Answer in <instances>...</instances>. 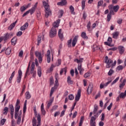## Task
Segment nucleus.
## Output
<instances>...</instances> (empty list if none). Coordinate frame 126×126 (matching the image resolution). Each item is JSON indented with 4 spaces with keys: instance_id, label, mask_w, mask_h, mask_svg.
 <instances>
[{
    "instance_id": "obj_1",
    "label": "nucleus",
    "mask_w": 126,
    "mask_h": 126,
    "mask_svg": "<svg viewBox=\"0 0 126 126\" xmlns=\"http://www.w3.org/2000/svg\"><path fill=\"white\" fill-rule=\"evenodd\" d=\"M61 22V20L58 19L56 22H55L53 24V27H52L49 32V37L50 38H54L57 35V29L60 25Z\"/></svg>"
},
{
    "instance_id": "obj_2",
    "label": "nucleus",
    "mask_w": 126,
    "mask_h": 126,
    "mask_svg": "<svg viewBox=\"0 0 126 126\" xmlns=\"http://www.w3.org/2000/svg\"><path fill=\"white\" fill-rule=\"evenodd\" d=\"M42 3L45 8V17L48 18L50 15H52V11L50 10V5L45 0L42 1Z\"/></svg>"
},
{
    "instance_id": "obj_3",
    "label": "nucleus",
    "mask_w": 126,
    "mask_h": 126,
    "mask_svg": "<svg viewBox=\"0 0 126 126\" xmlns=\"http://www.w3.org/2000/svg\"><path fill=\"white\" fill-rule=\"evenodd\" d=\"M30 74L32 75V77L33 78L36 77V75L37 74V72L35 70V63L32 62V65L31 66V70L30 73L29 72L28 75H30Z\"/></svg>"
},
{
    "instance_id": "obj_4",
    "label": "nucleus",
    "mask_w": 126,
    "mask_h": 126,
    "mask_svg": "<svg viewBox=\"0 0 126 126\" xmlns=\"http://www.w3.org/2000/svg\"><path fill=\"white\" fill-rule=\"evenodd\" d=\"M13 36V33L12 32H7L4 34L3 37H2V40H4V41L5 42V41H7L8 39H10L11 37Z\"/></svg>"
},
{
    "instance_id": "obj_5",
    "label": "nucleus",
    "mask_w": 126,
    "mask_h": 126,
    "mask_svg": "<svg viewBox=\"0 0 126 126\" xmlns=\"http://www.w3.org/2000/svg\"><path fill=\"white\" fill-rule=\"evenodd\" d=\"M104 61L105 63H107L106 67L107 68H110V67H111V63H113V60L109 59L108 56H105Z\"/></svg>"
},
{
    "instance_id": "obj_6",
    "label": "nucleus",
    "mask_w": 126,
    "mask_h": 126,
    "mask_svg": "<svg viewBox=\"0 0 126 126\" xmlns=\"http://www.w3.org/2000/svg\"><path fill=\"white\" fill-rule=\"evenodd\" d=\"M94 109L93 113L94 115V117H95V118H98V117L100 116L99 113L97 112L98 111V105L97 104H94Z\"/></svg>"
},
{
    "instance_id": "obj_7",
    "label": "nucleus",
    "mask_w": 126,
    "mask_h": 126,
    "mask_svg": "<svg viewBox=\"0 0 126 126\" xmlns=\"http://www.w3.org/2000/svg\"><path fill=\"white\" fill-rule=\"evenodd\" d=\"M35 56L36 58H38L39 63H41L42 62H43V58L42 57V54L41 52H39L38 51H35Z\"/></svg>"
},
{
    "instance_id": "obj_8",
    "label": "nucleus",
    "mask_w": 126,
    "mask_h": 126,
    "mask_svg": "<svg viewBox=\"0 0 126 126\" xmlns=\"http://www.w3.org/2000/svg\"><path fill=\"white\" fill-rule=\"evenodd\" d=\"M21 78H22V71L21 69H19L18 72V76L17 77V83L21 82Z\"/></svg>"
},
{
    "instance_id": "obj_9",
    "label": "nucleus",
    "mask_w": 126,
    "mask_h": 126,
    "mask_svg": "<svg viewBox=\"0 0 126 126\" xmlns=\"http://www.w3.org/2000/svg\"><path fill=\"white\" fill-rule=\"evenodd\" d=\"M87 91V94H88V95L92 93V91H93V84H92V83H90Z\"/></svg>"
},
{
    "instance_id": "obj_10",
    "label": "nucleus",
    "mask_w": 126,
    "mask_h": 126,
    "mask_svg": "<svg viewBox=\"0 0 126 126\" xmlns=\"http://www.w3.org/2000/svg\"><path fill=\"white\" fill-rule=\"evenodd\" d=\"M80 97H81V89H79L77 94H76L75 100L76 101H79V99H80Z\"/></svg>"
},
{
    "instance_id": "obj_11",
    "label": "nucleus",
    "mask_w": 126,
    "mask_h": 126,
    "mask_svg": "<svg viewBox=\"0 0 126 126\" xmlns=\"http://www.w3.org/2000/svg\"><path fill=\"white\" fill-rule=\"evenodd\" d=\"M79 37V36L78 35H75L72 41V47H75V45H76V43H77V41L78 40Z\"/></svg>"
},
{
    "instance_id": "obj_12",
    "label": "nucleus",
    "mask_w": 126,
    "mask_h": 126,
    "mask_svg": "<svg viewBox=\"0 0 126 126\" xmlns=\"http://www.w3.org/2000/svg\"><path fill=\"white\" fill-rule=\"evenodd\" d=\"M96 118L94 116H93L91 118L90 120V126H96Z\"/></svg>"
},
{
    "instance_id": "obj_13",
    "label": "nucleus",
    "mask_w": 126,
    "mask_h": 126,
    "mask_svg": "<svg viewBox=\"0 0 126 126\" xmlns=\"http://www.w3.org/2000/svg\"><path fill=\"white\" fill-rule=\"evenodd\" d=\"M109 6L112 7V9L114 11V12H118V11H119V9H120V6L119 5L114 6L111 4Z\"/></svg>"
},
{
    "instance_id": "obj_14",
    "label": "nucleus",
    "mask_w": 126,
    "mask_h": 126,
    "mask_svg": "<svg viewBox=\"0 0 126 126\" xmlns=\"http://www.w3.org/2000/svg\"><path fill=\"white\" fill-rule=\"evenodd\" d=\"M47 62L48 63H51V52L49 50L47 52Z\"/></svg>"
},
{
    "instance_id": "obj_15",
    "label": "nucleus",
    "mask_w": 126,
    "mask_h": 126,
    "mask_svg": "<svg viewBox=\"0 0 126 126\" xmlns=\"http://www.w3.org/2000/svg\"><path fill=\"white\" fill-rule=\"evenodd\" d=\"M87 28L88 31H89L90 33H91L92 32L93 29L91 28V22L90 21H89L87 25Z\"/></svg>"
},
{
    "instance_id": "obj_16",
    "label": "nucleus",
    "mask_w": 126,
    "mask_h": 126,
    "mask_svg": "<svg viewBox=\"0 0 126 126\" xmlns=\"http://www.w3.org/2000/svg\"><path fill=\"white\" fill-rule=\"evenodd\" d=\"M17 23V20H16L15 22L12 23L8 27V30H10V31H11L15 27V25Z\"/></svg>"
},
{
    "instance_id": "obj_17",
    "label": "nucleus",
    "mask_w": 126,
    "mask_h": 126,
    "mask_svg": "<svg viewBox=\"0 0 126 126\" xmlns=\"http://www.w3.org/2000/svg\"><path fill=\"white\" fill-rule=\"evenodd\" d=\"M31 62L32 61H30V62L29 63V64H28V67L27 68V70L25 74L24 78H26V77H27V75H28V73L29 72V69H30V65H31Z\"/></svg>"
},
{
    "instance_id": "obj_18",
    "label": "nucleus",
    "mask_w": 126,
    "mask_h": 126,
    "mask_svg": "<svg viewBox=\"0 0 126 126\" xmlns=\"http://www.w3.org/2000/svg\"><path fill=\"white\" fill-rule=\"evenodd\" d=\"M118 50L119 51L120 55H123V54L125 53V48L123 46H119L118 47Z\"/></svg>"
},
{
    "instance_id": "obj_19",
    "label": "nucleus",
    "mask_w": 126,
    "mask_h": 126,
    "mask_svg": "<svg viewBox=\"0 0 126 126\" xmlns=\"http://www.w3.org/2000/svg\"><path fill=\"white\" fill-rule=\"evenodd\" d=\"M11 43L12 45L13 46H15L16 45V43H17V37L16 36H14L12 38L11 40Z\"/></svg>"
},
{
    "instance_id": "obj_20",
    "label": "nucleus",
    "mask_w": 126,
    "mask_h": 126,
    "mask_svg": "<svg viewBox=\"0 0 126 126\" xmlns=\"http://www.w3.org/2000/svg\"><path fill=\"white\" fill-rule=\"evenodd\" d=\"M66 0H61L60 2H58L57 3V5H61V6H63V5H66Z\"/></svg>"
},
{
    "instance_id": "obj_21",
    "label": "nucleus",
    "mask_w": 126,
    "mask_h": 126,
    "mask_svg": "<svg viewBox=\"0 0 126 126\" xmlns=\"http://www.w3.org/2000/svg\"><path fill=\"white\" fill-rule=\"evenodd\" d=\"M58 36L61 41L63 40V33H62V29H59L58 32Z\"/></svg>"
},
{
    "instance_id": "obj_22",
    "label": "nucleus",
    "mask_w": 126,
    "mask_h": 126,
    "mask_svg": "<svg viewBox=\"0 0 126 126\" xmlns=\"http://www.w3.org/2000/svg\"><path fill=\"white\" fill-rule=\"evenodd\" d=\"M82 63H80L78 64V70L79 71L80 74H82V71H84V69L82 68Z\"/></svg>"
},
{
    "instance_id": "obj_23",
    "label": "nucleus",
    "mask_w": 126,
    "mask_h": 126,
    "mask_svg": "<svg viewBox=\"0 0 126 126\" xmlns=\"http://www.w3.org/2000/svg\"><path fill=\"white\" fill-rule=\"evenodd\" d=\"M14 75H15V71H13L10 78H9V81H8L9 83H12V80L13 77H14Z\"/></svg>"
},
{
    "instance_id": "obj_24",
    "label": "nucleus",
    "mask_w": 126,
    "mask_h": 126,
    "mask_svg": "<svg viewBox=\"0 0 126 126\" xmlns=\"http://www.w3.org/2000/svg\"><path fill=\"white\" fill-rule=\"evenodd\" d=\"M41 112L43 116L46 115V110H45V108H44V103H42L41 105Z\"/></svg>"
},
{
    "instance_id": "obj_25",
    "label": "nucleus",
    "mask_w": 126,
    "mask_h": 126,
    "mask_svg": "<svg viewBox=\"0 0 126 126\" xmlns=\"http://www.w3.org/2000/svg\"><path fill=\"white\" fill-rule=\"evenodd\" d=\"M37 75L39 77L42 76V68L40 66H38L37 68Z\"/></svg>"
},
{
    "instance_id": "obj_26",
    "label": "nucleus",
    "mask_w": 126,
    "mask_h": 126,
    "mask_svg": "<svg viewBox=\"0 0 126 126\" xmlns=\"http://www.w3.org/2000/svg\"><path fill=\"white\" fill-rule=\"evenodd\" d=\"M67 83L70 85L73 84V81L71 80V78L69 76L67 78Z\"/></svg>"
},
{
    "instance_id": "obj_27",
    "label": "nucleus",
    "mask_w": 126,
    "mask_h": 126,
    "mask_svg": "<svg viewBox=\"0 0 126 126\" xmlns=\"http://www.w3.org/2000/svg\"><path fill=\"white\" fill-rule=\"evenodd\" d=\"M11 53V49L9 47L7 48L5 51V54L7 56H9Z\"/></svg>"
},
{
    "instance_id": "obj_28",
    "label": "nucleus",
    "mask_w": 126,
    "mask_h": 126,
    "mask_svg": "<svg viewBox=\"0 0 126 126\" xmlns=\"http://www.w3.org/2000/svg\"><path fill=\"white\" fill-rule=\"evenodd\" d=\"M81 37L83 39H86V40H88V36L86 35V32H82L81 33Z\"/></svg>"
},
{
    "instance_id": "obj_29",
    "label": "nucleus",
    "mask_w": 126,
    "mask_h": 126,
    "mask_svg": "<svg viewBox=\"0 0 126 126\" xmlns=\"http://www.w3.org/2000/svg\"><path fill=\"white\" fill-rule=\"evenodd\" d=\"M27 100H25L24 104V107H23V113L25 114L26 113V110L27 109Z\"/></svg>"
},
{
    "instance_id": "obj_30",
    "label": "nucleus",
    "mask_w": 126,
    "mask_h": 126,
    "mask_svg": "<svg viewBox=\"0 0 126 126\" xmlns=\"http://www.w3.org/2000/svg\"><path fill=\"white\" fill-rule=\"evenodd\" d=\"M74 62H75V63H77L78 64L82 63H83V59H80L79 60L76 59L74 60Z\"/></svg>"
},
{
    "instance_id": "obj_31",
    "label": "nucleus",
    "mask_w": 126,
    "mask_h": 126,
    "mask_svg": "<svg viewBox=\"0 0 126 126\" xmlns=\"http://www.w3.org/2000/svg\"><path fill=\"white\" fill-rule=\"evenodd\" d=\"M69 9L71 13L74 15L75 14V12H74V7H73L72 5H71L69 7Z\"/></svg>"
},
{
    "instance_id": "obj_32",
    "label": "nucleus",
    "mask_w": 126,
    "mask_h": 126,
    "mask_svg": "<svg viewBox=\"0 0 126 126\" xmlns=\"http://www.w3.org/2000/svg\"><path fill=\"white\" fill-rule=\"evenodd\" d=\"M108 8L110 10V12H109V14L111 15L112 14V15H115V12H114V10L113 9H112V7H110V6H108Z\"/></svg>"
},
{
    "instance_id": "obj_33",
    "label": "nucleus",
    "mask_w": 126,
    "mask_h": 126,
    "mask_svg": "<svg viewBox=\"0 0 126 126\" xmlns=\"http://www.w3.org/2000/svg\"><path fill=\"white\" fill-rule=\"evenodd\" d=\"M20 109V105H16L15 107V113H18Z\"/></svg>"
},
{
    "instance_id": "obj_34",
    "label": "nucleus",
    "mask_w": 126,
    "mask_h": 126,
    "mask_svg": "<svg viewBox=\"0 0 126 126\" xmlns=\"http://www.w3.org/2000/svg\"><path fill=\"white\" fill-rule=\"evenodd\" d=\"M119 32H115L113 33V38H114V39H117V38H118V37L119 36Z\"/></svg>"
},
{
    "instance_id": "obj_35",
    "label": "nucleus",
    "mask_w": 126,
    "mask_h": 126,
    "mask_svg": "<svg viewBox=\"0 0 126 126\" xmlns=\"http://www.w3.org/2000/svg\"><path fill=\"white\" fill-rule=\"evenodd\" d=\"M104 2V1L103 0H100L97 2V8H99L100 6H102V4H103V3Z\"/></svg>"
},
{
    "instance_id": "obj_36",
    "label": "nucleus",
    "mask_w": 126,
    "mask_h": 126,
    "mask_svg": "<svg viewBox=\"0 0 126 126\" xmlns=\"http://www.w3.org/2000/svg\"><path fill=\"white\" fill-rule=\"evenodd\" d=\"M25 94H26V99H30V98H31V94H30V93H29V92H27Z\"/></svg>"
},
{
    "instance_id": "obj_37",
    "label": "nucleus",
    "mask_w": 126,
    "mask_h": 126,
    "mask_svg": "<svg viewBox=\"0 0 126 126\" xmlns=\"http://www.w3.org/2000/svg\"><path fill=\"white\" fill-rule=\"evenodd\" d=\"M126 80L124 79L123 82L120 84L119 87L120 88H124V86H125V85H126Z\"/></svg>"
},
{
    "instance_id": "obj_38",
    "label": "nucleus",
    "mask_w": 126,
    "mask_h": 126,
    "mask_svg": "<svg viewBox=\"0 0 126 126\" xmlns=\"http://www.w3.org/2000/svg\"><path fill=\"white\" fill-rule=\"evenodd\" d=\"M71 42H72V39H69L67 42V45L68 48H70L71 47Z\"/></svg>"
},
{
    "instance_id": "obj_39",
    "label": "nucleus",
    "mask_w": 126,
    "mask_h": 126,
    "mask_svg": "<svg viewBox=\"0 0 126 126\" xmlns=\"http://www.w3.org/2000/svg\"><path fill=\"white\" fill-rule=\"evenodd\" d=\"M86 0H82L81 4H82V9L83 10L85 8V2Z\"/></svg>"
},
{
    "instance_id": "obj_40",
    "label": "nucleus",
    "mask_w": 126,
    "mask_h": 126,
    "mask_svg": "<svg viewBox=\"0 0 126 126\" xmlns=\"http://www.w3.org/2000/svg\"><path fill=\"white\" fill-rule=\"evenodd\" d=\"M4 112L3 113V115H7L8 113V107H5L3 109Z\"/></svg>"
},
{
    "instance_id": "obj_41",
    "label": "nucleus",
    "mask_w": 126,
    "mask_h": 126,
    "mask_svg": "<svg viewBox=\"0 0 126 126\" xmlns=\"http://www.w3.org/2000/svg\"><path fill=\"white\" fill-rule=\"evenodd\" d=\"M120 98H121L122 99H125L126 98V95L124 93H121L119 95Z\"/></svg>"
},
{
    "instance_id": "obj_42",
    "label": "nucleus",
    "mask_w": 126,
    "mask_h": 126,
    "mask_svg": "<svg viewBox=\"0 0 126 126\" xmlns=\"http://www.w3.org/2000/svg\"><path fill=\"white\" fill-rule=\"evenodd\" d=\"M32 126H36V124H37V120H36V119L34 117L32 118Z\"/></svg>"
},
{
    "instance_id": "obj_43",
    "label": "nucleus",
    "mask_w": 126,
    "mask_h": 126,
    "mask_svg": "<svg viewBox=\"0 0 126 126\" xmlns=\"http://www.w3.org/2000/svg\"><path fill=\"white\" fill-rule=\"evenodd\" d=\"M20 123H21V115L18 116V119L17 120V125H20Z\"/></svg>"
},
{
    "instance_id": "obj_44",
    "label": "nucleus",
    "mask_w": 126,
    "mask_h": 126,
    "mask_svg": "<svg viewBox=\"0 0 126 126\" xmlns=\"http://www.w3.org/2000/svg\"><path fill=\"white\" fill-rule=\"evenodd\" d=\"M52 104H53V100H50L47 103V109H49L50 107L52 106Z\"/></svg>"
},
{
    "instance_id": "obj_45",
    "label": "nucleus",
    "mask_w": 126,
    "mask_h": 126,
    "mask_svg": "<svg viewBox=\"0 0 126 126\" xmlns=\"http://www.w3.org/2000/svg\"><path fill=\"white\" fill-rule=\"evenodd\" d=\"M115 73V71L113 70V69H110L109 71V72H108V75H109V76H111V75H112V74H113V73Z\"/></svg>"
},
{
    "instance_id": "obj_46",
    "label": "nucleus",
    "mask_w": 126,
    "mask_h": 126,
    "mask_svg": "<svg viewBox=\"0 0 126 126\" xmlns=\"http://www.w3.org/2000/svg\"><path fill=\"white\" fill-rule=\"evenodd\" d=\"M112 18V15L111 14H108L107 16V21L108 22H110V21L111 20Z\"/></svg>"
},
{
    "instance_id": "obj_47",
    "label": "nucleus",
    "mask_w": 126,
    "mask_h": 126,
    "mask_svg": "<svg viewBox=\"0 0 126 126\" xmlns=\"http://www.w3.org/2000/svg\"><path fill=\"white\" fill-rule=\"evenodd\" d=\"M55 91V87H52L50 91V96L52 97L53 96V94H54V92Z\"/></svg>"
},
{
    "instance_id": "obj_48",
    "label": "nucleus",
    "mask_w": 126,
    "mask_h": 126,
    "mask_svg": "<svg viewBox=\"0 0 126 126\" xmlns=\"http://www.w3.org/2000/svg\"><path fill=\"white\" fill-rule=\"evenodd\" d=\"M36 16L38 18V20H39V19H40V18H41V11H40L39 10H38L37 12V14H36Z\"/></svg>"
},
{
    "instance_id": "obj_49",
    "label": "nucleus",
    "mask_w": 126,
    "mask_h": 126,
    "mask_svg": "<svg viewBox=\"0 0 126 126\" xmlns=\"http://www.w3.org/2000/svg\"><path fill=\"white\" fill-rule=\"evenodd\" d=\"M120 79V77H118L116 79H115L111 83V85L115 84V83H117V82L119 81Z\"/></svg>"
},
{
    "instance_id": "obj_50",
    "label": "nucleus",
    "mask_w": 126,
    "mask_h": 126,
    "mask_svg": "<svg viewBox=\"0 0 126 126\" xmlns=\"http://www.w3.org/2000/svg\"><path fill=\"white\" fill-rule=\"evenodd\" d=\"M37 122L39 123V124H40V123H41V115L40 114H37Z\"/></svg>"
},
{
    "instance_id": "obj_51",
    "label": "nucleus",
    "mask_w": 126,
    "mask_h": 126,
    "mask_svg": "<svg viewBox=\"0 0 126 126\" xmlns=\"http://www.w3.org/2000/svg\"><path fill=\"white\" fill-rule=\"evenodd\" d=\"M41 36H38V38H37V46H39V45H40V43H41V40H42V39L41 38Z\"/></svg>"
},
{
    "instance_id": "obj_52",
    "label": "nucleus",
    "mask_w": 126,
    "mask_h": 126,
    "mask_svg": "<svg viewBox=\"0 0 126 126\" xmlns=\"http://www.w3.org/2000/svg\"><path fill=\"white\" fill-rule=\"evenodd\" d=\"M68 99H69V100H70L71 101L73 100V99H74V96H73V94H69Z\"/></svg>"
},
{
    "instance_id": "obj_53",
    "label": "nucleus",
    "mask_w": 126,
    "mask_h": 126,
    "mask_svg": "<svg viewBox=\"0 0 126 126\" xmlns=\"http://www.w3.org/2000/svg\"><path fill=\"white\" fill-rule=\"evenodd\" d=\"M35 10L34 9H32V8L31 9L29 10L28 11L29 12V13L31 14V15H32V14H33L35 12Z\"/></svg>"
},
{
    "instance_id": "obj_54",
    "label": "nucleus",
    "mask_w": 126,
    "mask_h": 126,
    "mask_svg": "<svg viewBox=\"0 0 126 126\" xmlns=\"http://www.w3.org/2000/svg\"><path fill=\"white\" fill-rule=\"evenodd\" d=\"M27 9V8H26V7L23 6L22 7H21L20 8V11H21V12H23L24 11H25V10H26V9Z\"/></svg>"
},
{
    "instance_id": "obj_55",
    "label": "nucleus",
    "mask_w": 126,
    "mask_h": 126,
    "mask_svg": "<svg viewBox=\"0 0 126 126\" xmlns=\"http://www.w3.org/2000/svg\"><path fill=\"white\" fill-rule=\"evenodd\" d=\"M5 122H6V119H2L0 121V125H1V126H3V125H4V123H5Z\"/></svg>"
},
{
    "instance_id": "obj_56",
    "label": "nucleus",
    "mask_w": 126,
    "mask_h": 126,
    "mask_svg": "<svg viewBox=\"0 0 126 126\" xmlns=\"http://www.w3.org/2000/svg\"><path fill=\"white\" fill-rule=\"evenodd\" d=\"M59 13H60V15L59 16V18H62V16H63V10H60Z\"/></svg>"
},
{
    "instance_id": "obj_57",
    "label": "nucleus",
    "mask_w": 126,
    "mask_h": 126,
    "mask_svg": "<svg viewBox=\"0 0 126 126\" xmlns=\"http://www.w3.org/2000/svg\"><path fill=\"white\" fill-rule=\"evenodd\" d=\"M9 108L10 109V111H14V107H13V104H9Z\"/></svg>"
},
{
    "instance_id": "obj_58",
    "label": "nucleus",
    "mask_w": 126,
    "mask_h": 126,
    "mask_svg": "<svg viewBox=\"0 0 126 126\" xmlns=\"http://www.w3.org/2000/svg\"><path fill=\"white\" fill-rule=\"evenodd\" d=\"M116 69H117L118 70H123L124 69V66L123 65H119Z\"/></svg>"
},
{
    "instance_id": "obj_59",
    "label": "nucleus",
    "mask_w": 126,
    "mask_h": 126,
    "mask_svg": "<svg viewBox=\"0 0 126 126\" xmlns=\"http://www.w3.org/2000/svg\"><path fill=\"white\" fill-rule=\"evenodd\" d=\"M35 51V49L34 48V47H32L31 50V55H34V51Z\"/></svg>"
},
{
    "instance_id": "obj_60",
    "label": "nucleus",
    "mask_w": 126,
    "mask_h": 126,
    "mask_svg": "<svg viewBox=\"0 0 126 126\" xmlns=\"http://www.w3.org/2000/svg\"><path fill=\"white\" fill-rule=\"evenodd\" d=\"M22 32L21 31H19V32H18L16 35L17 36H18V37H20V36H21V35H22Z\"/></svg>"
},
{
    "instance_id": "obj_61",
    "label": "nucleus",
    "mask_w": 126,
    "mask_h": 126,
    "mask_svg": "<svg viewBox=\"0 0 126 126\" xmlns=\"http://www.w3.org/2000/svg\"><path fill=\"white\" fill-rule=\"evenodd\" d=\"M84 77L85 78H87V77H89V76H90V73H86L84 74Z\"/></svg>"
},
{
    "instance_id": "obj_62",
    "label": "nucleus",
    "mask_w": 126,
    "mask_h": 126,
    "mask_svg": "<svg viewBox=\"0 0 126 126\" xmlns=\"http://www.w3.org/2000/svg\"><path fill=\"white\" fill-rule=\"evenodd\" d=\"M104 119H105V114L102 113L101 114V118L100 120L101 121H104Z\"/></svg>"
},
{
    "instance_id": "obj_63",
    "label": "nucleus",
    "mask_w": 126,
    "mask_h": 126,
    "mask_svg": "<svg viewBox=\"0 0 126 126\" xmlns=\"http://www.w3.org/2000/svg\"><path fill=\"white\" fill-rule=\"evenodd\" d=\"M19 57L22 58L23 57V51H21L19 53Z\"/></svg>"
},
{
    "instance_id": "obj_64",
    "label": "nucleus",
    "mask_w": 126,
    "mask_h": 126,
    "mask_svg": "<svg viewBox=\"0 0 126 126\" xmlns=\"http://www.w3.org/2000/svg\"><path fill=\"white\" fill-rule=\"evenodd\" d=\"M61 114V112L60 111L56 112L54 114V117L56 118V117H57V116H59Z\"/></svg>"
}]
</instances>
